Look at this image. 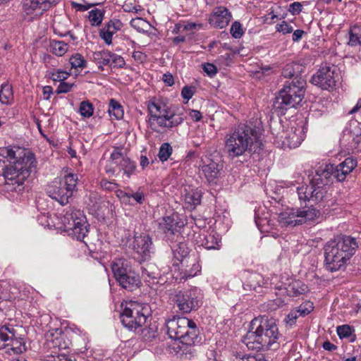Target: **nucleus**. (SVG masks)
I'll return each instance as SVG.
<instances>
[{
  "label": "nucleus",
  "mask_w": 361,
  "mask_h": 361,
  "mask_svg": "<svg viewBox=\"0 0 361 361\" xmlns=\"http://www.w3.org/2000/svg\"><path fill=\"white\" fill-rule=\"evenodd\" d=\"M336 331L341 338H348L352 334V329L349 325L338 326Z\"/></svg>",
  "instance_id": "37998d69"
},
{
  "label": "nucleus",
  "mask_w": 361,
  "mask_h": 361,
  "mask_svg": "<svg viewBox=\"0 0 361 361\" xmlns=\"http://www.w3.org/2000/svg\"><path fill=\"white\" fill-rule=\"evenodd\" d=\"M231 33L235 38H240L243 35V30L239 22L235 21L233 23L231 27Z\"/></svg>",
  "instance_id": "c03bdc74"
},
{
  "label": "nucleus",
  "mask_w": 361,
  "mask_h": 361,
  "mask_svg": "<svg viewBox=\"0 0 361 361\" xmlns=\"http://www.w3.org/2000/svg\"><path fill=\"white\" fill-rule=\"evenodd\" d=\"M101 186L106 190H114L117 188V184L113 181L102 179L100 182Z\"/></svg>",
  "instance_id": "864d4df0"
},
{
  "label": "nucleus",
  "mask_w": 361,
  "mask_h": 361,
  "mask_svg": "<svg viewBox=\"0 0 361 361\" xmlns=\"http://www.w3.org/2000/svg\"><path fill=\"white\" fill-rule=\"evenodd\" d=\"M195 91L193 87L188 86H185L181 91L182 97L183 99H186L187 102L192 97Z\"/></svg>",
  "instance_id": "8fccbe9b"
},
{
  "label": "nucleus",
  "mask_w": 361,
  "mask_h": 361,
  "mask_svg": "<svg viewBox=\"0 0 361 361\" xmlns=\"http://www.w3.org/2000/svg\"><path fill=\"white\" fill-rule=\"evenodd\" d=\"M23 9L27 14L41 15L50 6L48 0H23Z\"/></svg>",
  "instance_id": "aec40b11"
},
{
  "label": "nucleus",
  "mask_w": 361,
  "mask_h": 361,
  "mask_svg": "<svg viewBox=\"0 0 361 361\" xmlns=\"http://www.w3.org/2000/svg\"><path fill=\"white\" fill-rule=\"evenodd\" d=\"M350 44L360 45L361 44V27L355 25L350 30Z\"/></svg>",
  "instance_id": "f704fd0d"
},
{
  "label": "nucleus",
  "mask_w": 361,
  "mask_h": 361,
  "mask_svg": "<svg viewBox=\"0 0 361 361\" xmlns=\"http://www.w3.org/2000/svg\"><path fill=\"white\" fill-rule=\"evenodd\" d=\"M232 18L231 12L224 6H218L214 8L208 18L209 24L216 28L226 27Z\"/></svg>",
  "instance_id": "6ab92c4d"
},
{
  "label": "nucleus",
  "mask_w": 361,
  "mask_h": 361,
  "mask_svg": "<svg viewBox=\"0 0 361 361\" xmlns=\"http://www.w3.org/2000/svg\"><path fill=\"white\" fill-rule=\"evenodd\" d=\"M237 361H266L262 355H247L243 357L236 358Z\"/></svg>",
  "instance_id": "6e6d98bb"
},
{
  "label": "nucleus",
  "mask_w": 361,
  "mask_h": 361,
  "mask_svg": "<svg viewBox=\"0 0 361 361\" xmlns=\"http://www.w3.org/2000/svg\"><path fill=\"white\" fill-rule=\"evenodd\" d=\"M305 81L302 78L295 77L288 85L279 92L276 97L275 107L287 109L295 107L302 102L305 94Z\"/></svg>",
  "instance_id": "1a4fd4ad"
},
{
  "label": "nucleus",
  "mask_w": 361,
  "mask_h": 361,
  "mask_svg": "<svg viewBox=\"0 0 361 361\" xmlns=\"http://www.w3.org/2000/svg\"><path fill=\"white\" fill-rule=\"evenodd\" d=\"M149 114L148 123L157 132L161 129H170L180 124L183 118L176 114L171 106L162 101L154 99L147 104Z\"/></svg>",
  "instance_id": "39448f33"
},
{
  "label": "nucleus",
  "mask_w": 361,
  "mask_h": 361,
  "mask_svg": "<svg viewBox=\"0 0 361 361\" xmlns=\"http://www.w3.org/2000/svg\"><path fill=\"white\" fill-rule=\"evenodd\" d=\"M320 215L319 210L313 207L291 208L279 214L278 221L282 226H296L313 221Z\"/></svg>",
  "instance_id": "9b49d317"
},
{
  "label": "nucleus",
  "mask_w": 361,
  "mask_h": 361,
  "mask_svg": "<svg viewBox=\"0 0 361 361\" xmlns=\"http://www.w3.org/2000/svg\"><path fill=\"white\" fill-rule=\"evenodd\" d=\"M133 57L139 63H143L147 59V55L140 51H134L133 53Z\"/></svg>",
  "instance_id": "bf43d9fd"
},
{
  "label": "nucleus",
  "mask_w": 361,
  "mask_h": 361,
  "mask_svg": "<svg viewBox=\"0 0 361 361\" xmlns=\"http://www.w3.org/2000/svg\"><path fill=\"white\" fill-rule=\"evenodd\" d=\"M108 112L110 116H114L115 119H121L123 116V110L121 105L114 99H111Z\"/></svg>",
  "instance_id": "72a5a7b5"
},
{
  "label": "nucleus",
  "mask_w": 361,
  "mask_h": 361,
  "mask_svg": "<svg viewBox=\"0 0 361 361\" xmlns=\"http://www.w3.org/2000/svg\"><path fill=\"white\" fill-rule=\"evenodd\" d=\"M173 149L169 143H164L159 148L158 157L161 161H166L172 154Z\"/></svg>",
  "instance_id": "4c0bfd02"
},
{
  "label": "nucleus",
  "mask_w": 361,
  "mask_h": 361,
  "mask_svg": "<svg viewBox=\"0 0 361 361\" xmlns=\"http://www.w3.org/2000/svg\"><path fill=\"white\" fill-rule=\"evenodd\" d=\"M305 138V133L301 128L287 129L276 136L277 142L283 148H296Z\"/></svg>",
  "instance_id": "f3484780"
},
{
  "label": "nucleus",
  "mask_w": 361,
  "mask_h": 361,
  "mask_svg": "<svg viewBox=\"0 0 361 361\" xmlns=\"http://www.w3.org/2000/svg\"><path fill=\"white\" fill-rule=\"evenodd\" d=\"M189 116L192 121L196 122L200 121L202 117L201 112L197 110H191Z\"/></svg>",
  "instance_id": "0e129e2a"
},
{
  "label": "nucleus",
  "mask_w": 361,
  "mask_h": 361,
  "mask_svg": "<svg viewBox=\"0 0 361 361\" xmlns=\"http://www.w3.org/2000/svg\"><path fill=\"white\" fill-rule=\"evenodd\" d=\"M288 295L298 296L307 291V286L300 281H293L286 288Z\"/></svg>",
  "instance_id": "bb28decb"
},
{
  "label": "nucleus",
  "mask_w": 361,
  "mask_h": 361,
  "mask_svg": "<svg viewBox=\"0 0 361 361\" xmlns=\"http://www.w3.org/2000/svg\"><path fill=\"white\" fill-rule=\"evenodd\" d=\"M135 163L122 153V149L114 147L104 167L108 174L119 176L121 171L129 178L135 169Z\"/></svg>",
  "instance_id": "f8f14e48"
},
{
  "label": "nucleus",
  "mask_w": 361,
  "mask_h": 361,
  "mask_svg": "<svg viewBox=\"0 0 361 361\" xmlns=\"http://www.w3.org/2000/svg\"><path fill=\"white\" fill-rule=\"evenodd\" d=\"M111 267L114 278L123 288L133 290L138 286V276L131 271L128 260L123 258L115 259Z\"/></svg>",
  "instance_id": "ddd939ff"
},
{
  "label": "nucleus",
  "mask_w": 361,
  "mask_h": 361,
  "mask_svg": "<svg viewBox=\"0 0 361 361\" xmlns=\"http://www.w3.org/2000/svg\"><path fill=\"white\" fill-rule=\"evenodd\" d=\"M117 196L119 197L121 201L131 204H133V203L130 202V198H132L135 202L139 204H142L145 200V196L143 192L140 191L133 193H127L122 190H118Z\"/></svg>",
  "instance_id": "a878e982"
},
{
  "label": "nucleus",
  "mask_w": 361,
  "mask_h": 361,
  "mask_svg": "<svg viewBox=\"0 0 361 361\" xmlns=\"http://www.w3.org/2000/svg\"><path fill=\"white\" fill-rule=\"evenodd\" d=\"M61 331L56 329L55 333L49 331L46 334L45 337L47 340V345L49 348H61Z\"/></svg>",
  "instance_id": "c756f323"
},
{
  "label": "nucleus",
  "mask_w": 361,
  "mask_h": 361,
  "mask_svg": "<svg viewBox=\"0 0 361 361\" xmlns=\"http://www.w3.org/2000/svg\"><path fill=\"white\" fill-rule=\"evenodd\" d=\"M304 34H305V32L302 30H295L293 34V41L294 42H298L302 37Z\"/></svg>",
  "instance_id": "69168bd1"
},
{
  "label": "nucleus",
  "mask_w": 361,
  "mask_h": 361,
  "mask_svg": "<svg viewBox=\"0 0 361 361\" xmlns=\"http://www.w3.org/2000/svg\"><path fill=\"white\" fill-rule=\"evenodd\" d=\"M295 66H297V68H299L298 65V64H288L286 65L283 69V71H282V75L285 77V78H293L294 77V78L295 77H298L299 78L297 75H296V72H295Z\"/></svg>",
  "instance_id": "79ce46f5"
},
{
  "label": "nucleus",
  "mask_w": 361,
  "mask_h": 361,
  "mask_svg": "<svg viewBox=\"0 0 361 361\" xmlns=\"http://www.w3.org/2000/svg\"><path fill=\"white\" fill-rule=\"evenodd\" d=\"M322 185L314 183L313 194L310 195V202L318 204L322 202L326 197V190Z\"/></svg>",
  "instance_id": "7c9ffc66"
},
{
  "label": "nucleus",
  "mask_w": 361,
  "mask_h": 361,
  "mask_svg": "<svg viewBox=\"0 0 361 361\" xmlns=\"http://www.w3.org/2000/svg\"><path fill=\"white\" fill-rule=\"evenodd\" d=\"M278 18V16L275 15L273 11L270 12L267 16L264 17V23L271 24L274 23V20Z\"/></svg>",
  "instance_id": "774afa93"
},
{
  "label": "nucleus",
  "mask_w": 361,
  "mask_h": 361,
  "mask_svg": "<svg viewBox=\"0 0 361 361\" xmlns=\"http://www.w3.org/2000/svg\"><path fill=\"white\" fill-rule=\"evenodd\" d=\"M202 170L207 180L212 181L216 178L221 169L220 166L208 157H206L205 159H202Z\"/></svg>",
  "instance_id": "5701e85b"
},
{
  "label": "nucleus",
  "mask_w": 361,
  "mask_h": 361,
  "mask_svg": "<svg viewBox=\"0 0 361 361\" xmlns=\"http://www.w3.org/2000/svg\"><path fill=\"white\" fill-rule=\"evenodd\" d=\"M36 166L35 157L29 149L18 146L0 148V173L8 191L21 192Z\"/></svg>",
  "instance_id": "f257e3e1"
},
{
  "label": "nucleus",
  "mask_w": 361,
  "mask_h": 361,
  "mask_svg": "<svg viewBox=\"0 0 361 361\" xmlns=\"http://www.w3.org/2000/svg\"><path fill=\"white\" fill-rule=\"evenodd\" d=\"M177 218L178 216L176 214L164 218V222L161 224L165 232L170 231L174 233V232L177 231V228L183 226L184 223L183 221H178Z\"/></svg>",
  "instance_id": "b1692460"
},
{
  "label": "nucleus",
  "mask_w": 361,
  "mask_h": 361,
  "mask_svg": "<svg viewBox=\"0 0 361 361\" xmlns=\"http://www.w3.org/2000/svg\"><path fill=\"white\" fill-rule=\"evenodd\" d=\"M173 300L179 310L183 313H189L200 306L196 289L178 291L175 295Z\"/></svg>",
  "instance_id": "dca6fc26"
},
{
  "label": "nucleus",
  "mask_w": 361,
  "mask_h": 361,
  "mask_svg": "<svg viewBox=\"0 0 361 361\" xmlns=\"http://www.w3.org/2000/svg\"><path fill=\"white\" fill-rule=\"evenodd\" d=\"M113 35L114 34L105 27L99 32L100 37L104 39V42L108 44L111 43Z\"/></svg>",
  "instance_id": "09e8293b"
},
{
  "label": "nucleus",
  "mask_w": 361,
  "mask_h": 361,
  "mask_svg": "<svg viewBox=\"0 0 361 361\" xmlns=\"http://www.w3.org/2000/svg\"><path fill=\"white\" fill-rule=\"evenodd\" d=\"M68 75L69 74L67 72L59 71L53 74V78L54 80L62 81L66 80Z\"/></svg>",
  "instance_id": "680f3d73"
},
{
  "label": "nucleus",
  "mask_w": 361,
  "mask_h": 361,
  "mask_svg": "<svg viewBox=\"0 0 361 361\" xmlns=\"http://www.w3.org/2000/svg\"><path fill=\"white\" fill-rule=\"evenodd\" d=\"M111 63L110 66H114V67L122 68L125 65L124 59L120 56H117L114 54H111Z\"/></svg>",
  "instance_id": "de8ad7c7"
},
{
  "label": "nucleus",
  "mask_w": 361,
  "mask_h": 361,
  "mask_svg": "<svg viewBox=\"0 0 361 361\" xmlns=\"http://www.w3.org/2000/svg\"><path fill=\"white\" fill-rule=\"evenodd\" d=\"M259 138L260 134L255 128L240 123L226 135L225 151L231 159L242 156L246 152H255L262 145Z\"/></svg>",
  "instance_id": "7ed1b4c3"
},
{
  "label": "nucleus",
  "mask_w": 361,
  "mask_h": 361,
  "mask_svg": "<svg viewBox=\"0 0 361 361\" xmlns=\"http://www.w3.org/2000/svg\"><path fill=\"white\" fill-rule=\"evenodd\" d=\"M103 19V12L99 9H93L89 12V20L92 25H99Z\"/></svg>",
  "instance_id": "58836bf2"
},
{
  "label": "nucleus",
  "mask_w": 361,
  "mask_h": 361,
  "mask_svg": "<svg viewBox=\"0 0 361 361\" xmlns=\"http://www.w3.org/2000/svg\"><path fill=\"white\" fill-rule=\"evenodd\" d=\"M279 332L275 320L267 317L253 319L243 339L247 348L252 350H267L278 348Z\"/></svg>",
  "instance_id": "f03ea898"
},
{
  "label": "nucleus",
  "mask_w": 361,
  "mask_h": 361,
  "mask_svg": "<svg viewBox=\"0 0 361 361\" xmlns=\"http://www.w3.org/2000/svg\"><path fill=\"white\" fill-rule=\"evenodd\" d=\"M202 24H197L190 22H183L178 23L176 25V30L178 32H183L184 31L199 30L202 27Z\"/></svg>",
  "instance_id": "e433bc0d"
},
{
  "label": "nucleus",
  "mask_w": 361,
  "mask_h": 361,
  "mask_svg": "<svg viewBox=\"0 0 361 361\" xmlns=\"http://www.w3.org/2000/svg\"><path fill=\"white\" fill-rule=\"evenodd\" d=\"M61 224L63 230L73 238L84 241L88 233V224L83 212L75 208H68L61 218Z\"/></svg>",
  "instance_id": "6e6552de"
},
{
  "label": "nucleus",
  "mask_w": 361,
  "mask_h": 361,
  "mask_svg": "<svg viewBox=\"0 0 361 361\" xmlns=\"http://www.w3.org/2000/svg\"><path fill=\"white\" fill-rule=\"evenodd\" d=\"M70 63L73 68H85L86 66V61L80 54L73 55L70 59Z\"/></svg>",
  "instance_id": "ea45409f"
},
{
  "label": "nucleus",
  "mask_w": 361,
  "mask_h": 361,
  "mask_svg": "<svg viewBox=\"0 0 361 361\" xmlns=\"http://www.w3.org/2000/svg\"><path fill=\"white\" fill-rule=\"evenodd\" d=\"M282 305H283V301L280 299H277V300H273V301H269L267 303V307L270 311H274L278 307H279Z\"/></svg>",
  "instance_id": "4d7b16f0"
},
{
  "label": "nucleus",
  "mask_w": 361,
  "mask_h": 361,
  "mask_svg": "<svg viewBox=\"0 0 361 361\" xmlns=\"http://www.w3.org/2000/svg\"><path fill=\"white\" fill-rule=\"evenodd\" d=\"M200 267L198 264L193 263L192 265V268L188 271L186 270V273L185 276H183L185 279L193 277L197 274L198 272H200Z\"/></svg>",
  "instance_id": "5fc2aeb1"
},
{
  "label": "nucleus",
  "mask_w": 361,
  "mask_h": 361,
  "mask_svg": "<svg viewBox=\"0 0 361 361\" xmlns=\"http://www.w3.org/2000/svg\"><path fill=\"white\" fill-rule=\"evenodd\" d=\"M111 54V53L107 50L94 51L92 54V59L99 65V68L102 69L103 66L110 64Z\"/></svg>",
  "instance_id": "cd10ccee"
},
{
  "label": "nucleus",
  "mask_w": 361,
  "mask_h": 361,
  "mask_svg": "<svg viewBox=\"0 0 361 361\" xmlns=\"http://www.w3.org/2000/svg\"><path fill=\"white\" fill-rule=\"evenodd\" d=\"M67 51L68 50L66 47H58V48L55 47H51V49L49 51L53 54H55L56 56H61L64 55Z\"/></svg>",
  "instance_id": "13d9d810"
},
{
  "label": "nucleus",
  "mask_w": 361,
  "mask_h": 361,
  "mask_svg": "<svg viewBox=\"0 0 361 361\" xmlns=\"http://www.w3.org/2000/svg\"><path fill=\"white\" fill-rule=\"evenodd\" d=\"M131 245L134 252L142 261L148 259L154 252L152 238L145 233L135 234Z\"/></svg>",
  "instance_id": "a211bd4d"
},
{
  "label": "nucleus",
  "mask_w": 361,
  "mask_h": 361,
  "mask_svg": "<svg viewBox=\"0 0 361 361\" xmlns=\"http://www.w3.org/2000/svg\"><path fill=\"white\" fill-rule=\"evenodd\" d=\"M130 25L140 32H147L152 29L149 22L142 18H135L131 20Z\"/></svg>",
  "instance_id": "473e14b6"
},
{
  "label": "nucleus",
  "mask_w": 361,
  "mask_h": 361,
  "mask_svg": "<svg viewBox=\"0 0 361 361\" xmlns=\"http://www.w3.org/2000/svg\"><path fill=\"white\" fill-rule=\"evenodd\" d=\"M203 70L210 76H212L216 73V68L212 63L204 64Z\"/></svg>",
  "instance_id": "052dcab7"
},
{
  "label": "nucleus",
  "mask_w": 361,
  "mask_h": 361,
  "mask_svg": "<svg viewBox=\"0 0 361 361\" xmlns=\"http://www.w3.org/2000/svg\"><path fill=\"white\" fill-rule=\"evenodd\" d=\"M149 313L150 308L147 304L135 301L126 302L121 314V322L125 327L135 331L145 324Z\"/></svg>",
  "instance_id": "9d476101"
},
{
  "label": "nucleus",
  "mask_w": 361,
  "mask_h": 361,
  "mask_svg": "<svg viewBox=\"0 0 361 361\" xmlns=\"http://www.w3.org/2000/svg\"><path fill=\"white\" fill-rule=\"evenodd\" d=\"M79 111L81 116L90 118L94 113V107L89 101H83L80 104Z\"/></svg>",
  "instance_id": "c9c22d12"
},
{
  "label": "nucleus",
  "mask_w": 361,
  "mask_h": 361,
  "mask_svg": "<svg viewBox=\"0 0 361 361\" xmlns=\"http://www.w3.org/2000/svg\"><path fill=\"white\" fill-rule=\"evenodd\" d=\"M13 99V89L8 83H4L0 90V102L4 104H9Z\"/></svg>",
  "instance_id": "c85d7f7f"
},
{
  "label": "nucleus",
  "mask_w": 361,
  "mask_h": 361,
  "mask_svg": "<svg viewBox=\"0 0 361 361\" xmlns=\"http://www.w3.org/2000/svg\"><path fill=\"white\" fill-rule=\"evenodd\" d=\"M336 174L335 166L333 164H326L317 170L313 182L316 185H326L330 182L332 176Z\"/></svg>",
  "instance_id": "412c9836"
},
{
  "label": "nucleus",
  "mask_w": 361,
  "mask_h": 361,
  "mask_svg": "<svg viewBox=\"0 0 361 361\" xmlns=\"http://www.w3.org/2000/svg\"><path fill=\"white\" fill-rule=\"evenodd\" d=\"M357 166V161L352 158H346L343 162L335 166L336 174L334 177L338 181H343L346 176L351 173Z\"/></svg>",
  "instance_id": "4be33fe9"
},
{
  "label": "nucleus",
  "mask_w": 361,
  "mask_h": 361,
  "mask_svg": "<svg viewBox=\"0 0 361 361\" xmlns=\"http://www.w3.org/2000/svg\"><path fill=\"white\" fill-rule=\"evenodd\" d=\"M0 349H4L9 355H18L26 350L23 338L16 334L11 325H4L0 328Z\"/></svg>",
  "instance_id": "4468645a"
},
{
  "label": "nucleus",
  "mask_w": 361,
  "mask_h": 361,
  "mask_svg": "<svg viewBox=\"0 0 361 361\" xmlns=\"http://www.w3.org/2000/svg\"><path fill=\"white\" fill-rule=\"evenodd\" d=\"M52 357V361H74L70 356L64 354H61L56 356L53 355Z\"/></svg>",
  "instance_id": "338daca9"
},
{
  "label": "nucleus",
  "mask_w": 361,
  "mask_h": 361,
  "mask_svg": "<svg viewBox=\"0 0 361 361\" xmlns=\"http://www.w3.org/2000/svg\"><path fill=\"white\" fill-rule=\"evenodd\" d=\"M302 5L298 1L292 3L288 8V11L293 15H298L302 11Z\"/></svg>",
  "instance_id": "3c124183"
},
{
  "label": "nucleus",
  "mask_w": 361,
  "mask_h": 361,
  "mask_svg": "<svg viewBox=\"0 0 361 361\" xmlns=\"http://www.w3.org/2000/svg\"><path fill=\"white\" fill-rule=\"evenodd\" d=\"M276 29L278 32L283 34L290 33L293 31V27L286 21H282L281 23L277 24Z\"/></svg>",
  "instance_id": "a18cd8bd"
},
{
  "label": "nucleus",
  "mask_w": 361,
  "mask_h": 361,
  "mask_svg": "<svg viewBox=\"0 0 361 361\" xmlns=\"http://www.w3.org/2000/svg\"><path fill=\"white\" fill-rule=\"evenodd\" d=\"M202 193L197 190L186 191L184 195V201L188 208H195L200 204Z\"/></svg>",
  "instance_id": "393cba45"
},
{
  "label": "nucleus",
  "mask_w": 361,
  "mask_h": 361,
  "mask_svg": "<svg viewBox=\"0 0 361 361\" xmlns=\"http://www.w3.org/2000/svg\"><path fill=\"white\" fill-rule=\"evenodd\" d=\"M123 27L122 22L118 19L111 20L106 25L105 27L111 31L113 34L120 30Z\"/></svg>",
  "instance_id": "a19ab883"
},
{
  "label": "nucleus",
  "mask_w": 361,
  "mask_h": 361,
  "mask_svg": "<svg viewBox=\"0 0 361 361\" xmlns=\"http://www.w3.org/2000/svg\"><path fill=\"white\" fill-rule=\"evenodd\" d=\"M234 49H232L233 55H240V56H246L247 54V49L245 47H234Z\"/></svg>",
  "instance_id": "e2e57ef3"
},
{
  "label": "nucleus",
  "mask_w": 361,
  "mask_h": 361,
  "mask_svg": "<svg viewBox=\"0 0 361 361\" xmlns=\"http://www.w3.org/2000/svg\"><path fill=\"white\" fill-rule=\"evenodd\" d=\"M167 334L172 339H178L187 345L199 343L198 330L196 324L186 317H173L166 323Z\"/></svg>",
  "instance_id": "423d86ee"
},
{
  "label": "nucleus",
  "mask_w": 361,
  "mask_h": 361,
  "mask_svg": "<svg viewBox=\"0 0 361 361\" xmlns=\"http://www.w3.org/2000/svg\"><path fill=\"white\" fill-rule=\"evenodd\" d=\"M74 85H75V83H73V82H61L58 85V87L56 89V92L58 94L69 92L70 91H71V90Z\"/></svg>",
  "instance_id": "49530a36"
},
{
  "label": "nucleus",
  "mask_w": 361,
  "mask_h": 361,
  "mask_svg": "<svg viewBox=\"0 0 361 361\" xmlns=\"http://www.w3.org/2000/svg\"><path fill=\"white\" fill-rule=\"evenodd\" d=\"M312 305L310 303H307L305 305H300L297 310V312L300 316H305L308 314L312 310Z\"/></svg>",
  "instance_id": "603ef678"
},
{
  "label": "nucleus",
  "mask_w": 361,
  "mask_h": 361,
  "mask_svg": "<svg viewBox=\"0 0 361 361\" xmlns=\"http://www.w3.org/2000/svg\"><path fill=\"white\" fill-rule=\"evenodd\" d=\"M314 186V182H312L311 185H302L298 186L296 190L299 200L305 202L307 200L310 202V195L313 194Z\"/></svg>",
  "instance_id": "2f4dec72"
},
{
  "label": "nucleus",
  "mask_w": 361,
  "mask_h": 361,
  "mask_svg": "<svg viewBox=\"0 0 361 361\" xmlns=\"http://www.w3.org/2000/svg\"><path fill=\"white\" fill-rule=\"evenodd\" d=\"M338 68L334 65H322L313 75L312 82L323 90H333L339 79Z\"/></svg>",
  "instance_id": "2eb2a0df"
},
{
  "label": "nucleus",
  "mask_w": 361,
  "mask_h": 361,
  "mask_svg": "<svg viewBox=\"0 0 361 361\" xmlns=\"http://www.w3.org/2000/svg\"><path fill=\"white\" fill-rule=\"evenodd\" d=\"M78 180L77 174L66 170L62 179H55L47 186V192L61 204H67L68 199L76 192Z\"/></svg>",
  "instance_id": "0eeeda50"
},
{
  "label": "nucleus",
  "mask_w": 361,
  "mask_h": 361,
  "mask_svg": "<svg viewBox=\"0 0 361 361\" xmlns=\"http://www.w3.org/2000/svg\"><path fill=\"white\" fill-rule=\"evenodd\" d=\"M357 247L355 238L347 235L337 236L324 246V264L327 270L334 272L345 267Z\"/></svg>",
  "instance_id": "20e7f679"
}]
</instances>
